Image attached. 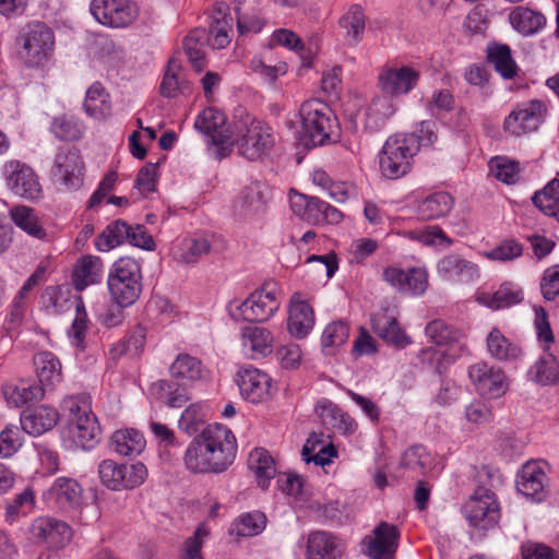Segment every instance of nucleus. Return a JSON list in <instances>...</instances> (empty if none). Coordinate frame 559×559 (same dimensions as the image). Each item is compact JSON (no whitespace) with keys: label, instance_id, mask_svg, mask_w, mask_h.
Returning a JSON list of instances; mask_svg holds the SVG:
<instances>
[{"label":"nucleus","instance_id":"f257e3e1","mask_svg":"<svg viewBox=\"0 0 559 559\" xmlns=\"http://www.w3.org/2000/svg\"><path fill=\"white\" fill-rule=\"evenodd\" d=\"M237 442L231 430L221 424L209 425L189 444L185 464L193 473H222L234 462Z\"/></svg>","mask_w":559,"mask_h":559},{"label":"nucleus","instance_id":"f03ea898","mask_svg":"<svg viewBox=\"0 0 559 559\" xmlns=\"http://www.w3.org/2000/svg\"><path fill=\"white\" fill-rule=\"evenodd\" d=\"M397 133L391 135L384 143L379 157L380 170L388 179H399L411 169V160L421 145L432 144L436 134L429 129L428 123H421L420 133Z\"/></svg>","mask_w":559,"mask_h":559},{"label":"nucleus","instance_id":"7ed1b4c3","mask_svg":"<svg viewBox=\"0 0 559 559\" xmlns=\"http://www.w3.org/2000/svg\"><path fill=\"white\" fill-rule=\"evenodd\" d=\"M281 301L282 292L278 284L269 281L252 292L246 300L229 302L228 311L236 321L265 322L278 311Z\"/></svg>","mask_w":559,"mask_h":559},{"label":"nucleus","instance_id":"20e7f679","mask_svg":"<svg viewBox=\"0 0 559 559\" xmlns=\"http://www.w3.org/2000/svg\"><path fill=\"white\" fill-rule=\"evenodd\" d=\"M233 135L238 152L250 160L267 155L275 144L272 129L248 114L234 122Z\"/></svg>","mask_w":559,"mask_h":559},{"label":"nucleus","instance_id":"39448f33","mask_svg":"<svg viewBox=\"0 0 559 559\" xmlns=\"http://www.w3.org/2000/svg\"><path fill=\"white\" fill-rule=\"evenodd\" d=\"M299 112L307 144L317 146L338 140V123L326 104L311 99L301 105Z\"/></svg>","mask_w":559,"mask_h":559},{"label":"nucleus","instance_id":"423d86ee","mask_svg":"<svg viewBox=\"0 0 559 559\" xmlns=\"http://www.w3.org/2000/svg\"><path fill=\"white\" fill-rule=\"evenodd\" d=\"M62 405L69 413L68 437L76 448L92 449L98 441L100 428L92 414L88 401L83 396H70Z\"/></svg>","mask_w":559,"mask_h":559},{"label":"nucleus","instance_id":"0eeeda50","mask_svg":"<svg viewBox=\"0 0 559 559\" xmlns=\"http://www.w3.org/2000/svg\"><path fill=\"white\" fill-rule=\"evenodd\" d=\"M142 274L139 262L130 257L119 258L108 274V289L120 307L133 305L142 292Z\"/></svg>","mask_w":559,"mask_h":559},{"label":"nucleus","instance_id":"6e6552de","mask_svg":"<svg viewBox=\"0 0 559 559\" xmlns=\"http://www.w3.org/2000/svg\"><path fill=\"white\" fill-rule=\"evenodd\" d=\"M425 333L427 337L439 347L452 346L454 350L452 354L441 348H425L420 352V359L423 361L429 360L430 364L435 366L436 371L441 373L444 368L443 361H453L459 355V352L464 348V345L461 343L463 333L441 320L430 322L426 326Z\"/></svg>","mask_w":559,"mask_h":559},{"label":"nucleus","instance_id":"1a4fd4ad","mask_svg":"<svg viewBox=\"0 0 559 559\" xmlns=\"http://www.w3.org/2000/svg\"><path fill=\"white\" fill-rule=\"evenodd\" d=\"M462 513L469 526L478 531L495 527L500 519L496 496L487 488H478L462 507Z\"/></svg>","mask_w":559,"mask_h":559},{"label":"nucleus","instance_id":"9d476101","mask_svg":"<svg viewBox=\"0 0 559 559\" xmlns=\"http://www.w3.org/2000/svg\"><path fill=\"white\" fill-rule=\"evenodd\" d=\"M98 476L106 488L120 491L142 485L147 477V469L140 462L128 465L114 460H104L98 465Z\"/></svg>","mask_w":559,"mask_h":559},{"label":"nucleus","instance_id":"9b49d317","mask_svg":"<svg viewBox=\"0 0 559 559\" xmlns=\"http://www.w3.org/2000/svg\"><path fill=\"white\" fill-rule=\"evenodd\" d=\"M90 12L103 26L127 28L138 20L140 9L131 0H92Z\"/></svg>","mask_w":559,"mask_h":559},{"label":"nucleus","instance_id":"f8f14e48","mask_svg":"<svg viewBox=\"0 0 559 559\" xmlns=\"http://www.w3.org/2000/svg\"><path fill=\"white\" fill-rule=\"evenodd\" d=\"M3 177L8 189L28 201L43 198V187L34 169L20 160H8L3 166Z\"/></svg>","mask_w":559,"mask_h":559},{"label":"nucleus","instance_id":"ddd939ff","mask_svg":"<svg viewBox=\"0 0 559 559\" xmlns=\"http://www.w3.org/2000/svg\"><path fill=\"white\" fill-rule=\"evenodd\" d=\"M21 40L20 55L28 67H38L48 60L53 47V34L45 24H28Z\"/></svg>","mask_w":559,"mask_h":559},{"label":"nucleus","instance_id":"4468645a","mask_svg":"<svg viewBox=\"0 0 559 559\" xmlns=\"http://www.w3.org/2000/svg\"><path fill=\"white\" fill-rule=\"evenodd\" d=\"M289 204L295 215L311 224H337L343 217L342 213L329 203L296 191L289 193Z\"/></svg>","mask_w":559,"mask_h":559},{"label":"nucleus","instance_id":"2eb2a0df","mask_svg":"<svg viewBox=\"0 0 559 559\" xmlns=\"http://www.w3.org/2000/svg\"><path fill=\"white\" fill-rule=\"evenodd\" d=\"M225 123V115L213 107L205 108L194 122L195 129L211 136L213 145L217 147L218 158L227 156L234 145L233 130L226 129Z\"/></svg>","mask_w":559,"mask_h":559},{"label":"nucleus","instance_id":"dca6fc26","mask_svg":"<svg viewBox=\"0 0 559 559\" xmlns=\"http://www.w3.org/2000/svg\"><path fill=\"white\" fill-rule=\"evenodd\" d=\"M547 106L538 99L519 104L504 119V130L513 135L536 131L544 122Z\"/></svg>","mask_w":559,"mask_h":559},{"label":"nucleus","instance_id":"f3484780","mask_svg":"<svg viewBox=\"0 0 559 559\" xmlns=\"http://www.w3.org/2000/svg\"><path fill=\"white\" fill-rule=\"evenodd\" d=\"M51 178L67 190H76L83 185L84 163L78 150L61 148L56 154Z\"/></svg>","mask_w":559,"mask_h":559},{"label":"nucleus","instance_id":"a211bd4d","mask_svg":"<svg viewBox=\"0 0 559 559\" xmlns=\"http://www.w3.org/2000/svg\"><path fill=\"white\" fill-rule=\"evenodd\" d=\"M31 538L49 549H59L70 543L72 528L63 521L50 518H36L29 526Z\"/></svg>","mask_w":559,"mask_h":559},{"label":"nucleus","instance_id":"6ab92c4d","mask_svg":"<svg viewBox=\"0 0 559 559\" xmlns=\"http://www.w3.org/2000/svg\"><path fill=\"white\" fill-rule=\"evenodd\" d=\"M399 537L395 525L381 522L362 539V552L370 559H390L397 549Z\"/></svg>","mask_w":559,"mask_h":559},{"label":"nucleus","instance_id":"aec40b11","mask_svg":"<svg viewBox=\"0 0 559 559\" xmlns=\"http://www.w3.org/2000/svg\"><path fill=\"white\" fill-rule=\"evenodd\" d=\"M47 504L61 510L73 511L83 503V488L78 480L70 477H58L44 492Z\"/></svg>","mask_w":559,"mask_h":559},{"label":"nucleus","instance_id":"412c9836","mask_svg":"<svg viewBox=\"0 0 559 559\" xmlns=\"http://www.w3.org/2000/svg\"><path fill=\"white\" fill-rule=\"evenodd\" d=\"M468 377L483 396L497 399L508 390L504 372L487 362L480 361L471 366Z\"/></svg>","mask_w":559,"mask_h":559},{"label":"nucleus","instance_id":"4be33fe9","mask_svg":"<svg viewBox=\"0 0 559 559\" xmlns=\"http://www.w3.org/2000/svg\"><path fill=\"white\" fill-rule=\"evenodd\" d=\"M544 463L539 461L526 462L516 475V488L526 498L542 501L546 497L548 477Z\"/></svg>","mask_w":559,"mask_h":559},{"label":"nucleus","instance_id":"5701e85b","mask_svg":"<svg viewBox=\"0 0 559 559\" xmlns=\"http://www.w3.org/2000/svg\"><path fill=\"white\" fill-rule=\"evenodd\" d=\"M419 72L411 67L383 68L379 73L381 90L392 98L408 94L418 83Z\"/></svg>","mask_w":559,"mask_h":559},{"label":"nucleus","instance_id":"b1692460","mask_svg":"<svg viewBox=\"0 0 559 559\" xmlns=\"http://www.w3.org/2000/svg\"><path fill=\"white\" fill-rule=\"evenodd\" d=\"M437 274L445 281L468 284L479 276L478 266L457 254H448L437 263Z\"/></svg>","mask_w":559,"mask_h":559},{"label":"nucleus","instance_id":"393cba45","mask_svg":"<svg viewBox=\"0 0 559 559\" xmlns=\"http://www.w3.org/2000/svg\"><path fill=\"white\" fill-rule=\"evenodd\" d=\"M344 543L326 531H314L307 538V559H341Z\"/></svg>","mask_w":559,"mask_h":559},{"label":"nucleus","instance_id":"a878e982","mask_svg":"<svg viewBox=\"0 0 559 559\" xmlns=\"http://www.w3.org/2000/svg\"><path fill=\"white\" fill-rule=\"evenodd\" d=\"M237 383L240 394L252 403H259L270 395L271 378L255 368L238 372Z\"/></svg>","mask_w":559,"mask_h":559},{"label":"nucleus","instance_id":"bb28decb","mask_svg":"<svg viewBox=\"0 0 559 559\" xmlns=\"http://www.w3.org/2000/svg\"><path fill=\"white\" fill-rule=\"evenodd\" d=\"M314 326L312 307L294 294L288 309L287 330L296 338L306 337Z\"/></svg>","mask_w":559,"mask_h":559},{"label":"nucleus","instance_id":"cd10ccee","mask_svg":"<svg viewBox=\"0 0 559 559\" xmlns=\"http://www.w3.org/2000/svg\"><path fill=\"white\" fill-rule=\"evenodd\" d=\"M2 394L8 405L22 407L27 403L40 400L45 394V389L35 380L19 379L7 382L2 386Z\"/></svg>","mask_w":559,"mask_h":559},{"label":"nucleus","instance_id":"c85d7f7f","mask_svg":"<svg viewBox=\"0 0 559 559\" xmlns=\"http://www.w3.org/2000/svg\"><path fill=\"white\" fill-rule=\"evenodd\" d=\"M241 345L245 354L251 358L266 357L273 352L274 337L265 328L249 325L241 330Z\"/></svg>","mask_w":559,"mask_h":559},{"label":"nucleus","instance_id":"c756f323","mask_svg":"<svg viewBox=\"0 0 559 559\" xmlns=\"http://www.w3.org/2000/svg\"><path fill=\"white\" fill-rule=\"evenodd\" d=\"M59 419L58 412L47 405L26 411L21 416L22 429L32 436H39L52 429Z\"/></svg>","mask_w":559,"mask_h":559},{"label":"nucleus","instance_id":"7c9ffc66","mask_svg":"<svg viewBox=\"0 0 559 559\" xmlns=\"http://www.w3.org/2000/svg\"><path fill=\"white\" fill-rule=\"evenodd\" d=\"M146 440L143 433L134 428L116 430L109 441L111 451L120 456H136L145 449Z\"/></svg>","mask_w":559,"mask_h":559},{"label":"nucleus","instance_id":"2f4dec72","mask_svg":"<svg viewBox=\"0 0 559 559\" xmlns=\"http://www.w3.org/2000/svg\"><path fill=\"white\" fill-rule=\"evenodd\" d=\"M34 366L39 385L51 390L62 381L61 362L51 352H40L34 356Z\"/></svg>","mask_w":559,"mask_h":559},{"label":"nucleus","instance_id":"473e14b6","mask_svg":"<svg viewBox=\"0 0 559 559\" xmlns=\"http://www.w3.org/2000/svg\"><path fill=\"white\" fill-rule=\"evenodd\" d=\"M316 412L321 424L328 429L337 430L344 435L356 430L357 424L355 420L328 400L318 402Z\"/></svg>","mask_w":559,"mask_h":559},{"label":"nucleus","instance_id":"72a5a7b5","mask_svg":"<svg viewBox=\"0 0 559 559\" xmlns=\"http://www.w3.org/2000/svg\"><path fill=\"white\" fill-rule=\"evenodd\" d=\"M171 377L181 385H191L206 376L202 362L188 354H180L170 366Z\"/></svg>","mask_w":559,"mask_h":559},{"label":"nucleus","instance_id":"f704fd0d","mask_svg":"<svg viewBox=\"0 0 559 559\" xmlns=\"http://www.w3.org/2000/svg\"><path fill=\"white\" fill-rule=\"evenodd\" d=\"M103 275V262L98 257L85 255L78 260L72 272V284L76 290L96 284Z\"/></svg>","mask_w":559,"mask_h":559},{"label":"nucleus","instance_id":"c9c22d12","mask_svg":"<svg viewBox=\"0 0 559 559\" xmlns=\"http://www.w3.org/2000/svg\"><path fill=\"white\" fill-rule=\"evenodd\" d=\"M395 109L390 96L374 97L365 110V128L371 132L379 131L394 115Z\"/></svg>","mask_w":559,"mask_h":559},{"label":"nucleus","instance_id":"e433bc0d","mask_svg":"<svg viewBox=\"0 0 559 559\" xmlns=\"http://www.w3.org/2000/svg\"><path fill=\"white\" fill-rule=\"evenodd\" d=\"M374 332L396 348H404L412 340L399 325L396 318L389 313L378 314L373 320Z\"/></svg>","mask_w":559,"mask_h":559},{"label":"nucleus","instance_id":"4c0bfd02","mask_svg":"<svg viewBox=\"0 0 559 559\" xmlns=\"http://www.w3.org/2000/svg\"><path fill=\"white\" fill-rule=\"evenodd\" d=\"M83 108L96 120L106 119L111 115L110 96L100 82H94L87 88Z\"/></svg>","mask_w":559,"mask_h":559},{"label":"nucleus","instance_id":"58836bf2","mask_svg":"<svg viewBox=\"0 0 559 559\" xmlns=\"http://www.w3.org/2000/svg\"><path fill=\"white\" fill-rule=\"evenodd\" d=\"M512 27L524 36L534 35L546 25L545 15L527 7H516L509 14Z\"/></svg>","mask_w":559,"mask_h":559},{"label":"nucleus","instance_id":"ea45409f","mask_svg":"<svg viewBox=\"0 0 559 559\" xmlns=\"http://www.w3.org/2000/svg\"><path fill=\"white\" fill-rule=\"evenodd\" d=\"M486 347L489 355L500 361L515 360L522 354L520 346L509 340L498 328H492L488 333Z\"/></svg>","mask_w":559,"mask_h":559},{"label":"nucleus","instance_id":"a19ab883","mask_svg":"<svg viewBox=\"0 0 559 559\" xmlns=\"http://www.w3.org/2000/svg\"><path fill=\"white\" fill-rule=\"evenodd\" d=\"M9 213L13 223L28 236L38 240L47 239V231L34 209L26 205H17L13 206Z\"/></svg>","mask_w":559,"mask_h":559},{"label":"nucleus","instance_id":"79ce46f5","mask_svg":"<svg viewBox=\"0 0 559 559\" xmlns=\"http://www.w3.org/2000/svg\"><path fill=\"white\" fill-rule=\"evenodd\" d=\"M477 299L491 309H502L520 304L523 290L513 283H503L493 294L483 293Z\"/></svg>","mask_w":559,"mask_h":559},{"label":"nucleus","instance_id":"37998d69","mask_svg":"<svg viewBox=\"0 0 559 559\" xmlns=\"http://www.w3.org/2000/svg\"><path fill=\"white\" fill-rule=\"evenodd\" d=\"M189 92L190 85L183 76L179 61L170 59L160 83V94L164 97L174 98L179 94H186Z\"/></svg>","mask_w":559,"mask_h":559},{"label":"nucleus","instance_id":"c03bdc74","mask_svg":"<svg viewBox=\"0 0 559 559\" xmlns=\"http://www.w3.org/2000/svg\"><path fill=\"white\" fill-rule=\"evenodd\" d=\"M532 381L540 385L555 384L559 381V361L550 352H545L528 370Z\"/></svg>","mask_w":559,"mask_h":559},{"label":"nucleus","instance_id":"a18cd8bd","mask_svg":"<svg viewBox=\"0 0 559 559\" xmlns=\"http://www.w3.org/2000/svg\"><path fill=\"white\" fill-rule=\"evenodd\" d=\"M453 198L443 191L432 193L420 201L417 213L423 219H438L445 216L453 207Z\"/></svg>","mask_w":559,"mask_h":559},{"label":"nucleus","instance_id":"49530a36","mask_svg":"<svg viewBox=\"0 0 559 559\" xmlns=\"http://www.w3.org/2000/svg\"><path fill=\"white\" fill-rule=\"evenodd\" d=\"M248 466L257 476L258 484L265 489L275 476L276 469L273 457L264 449H254L248 457Z\"/></svg>","mask_w":559,"mask_h":559},{"label":"nucleus","instance_id":"de8ad7c7","mask_svg":"<svg viewBox=\"0 0 559 559\" xmlns=\"http://www.w3.org/2000/svg\"><path fill=\"white\" fill-rule=\"evenodd\" d=\"M266 516L260 511L240 514L229 526V534L237 537H252L263 532Z\"/></svg>","mask_w":559,"mask_h":559},{"label":"nucleus","instance_id":"09e8293b","mask_svg":"<svg viewBox=\"0 0 559 559\" xmlns=\"http://www.w3.org/2000/svg\"><path fill=\"white\" fill-rule=\"evenodd\" d=\"M340 26L345 31V40L348 45H357L361 41L366 27L362 9L359 5L350 7L340 20Z\"/></svg>","mask_w":559,"mask_h":559},{"label":"nucleus","instance_id":"8fccbe9b","mask_svg":"<svg viewBox=\"0 0 559 559\" xmlns=\"http://www.w3.org/2000/svg\"><path fill=\"white\" fill-rule=\"evenodd\" d=\"M128 235L129 225L124 221L117 219L108 224L103 233L97 236L95 247L100 252H108L128 240Z\"/></svg>","mask_w":559,"mask_h":559},{"label":"nucleus","instance_id":"3c124183","mask_svg":"<svg viewBox=\"0 0 559 559\" xmlns=\"http://www.w3.org/2000/svg\"><path fill=\"white\" fill-rule=\"evenodd\" d=\"M145 338V329L136 326L124 338L112 344L109 350L110 356L114 359H119L122 356L136 357L143 352Z\"/></svg>","mask_w":559,"mask_h":559},{"label":"nucleus","instance_id":"603ef678","mask_svg":"<svg viewBox=\"0 0 559 559\" xmlns=\"http://www.w3.org/2000/svg\"><path fill=\"white\" fill-rule=\"evenodd\" d=\"M532 201L540 212L559 222V179H552L543 190L535 192Z\"/></svg>","mask_w":559,"mask_h":559},{"label":"nucleus","instance_id":"864d4df0","mask_svg":"<svg viewBox=\"0 0 559 559\" xmlns=\"http://www.w3.org/2000/svg\"><path fill=\"white\" fill-rule=\"evenodd\" d=\"M400 464L405 469L425 475L431 471L433 457L423 445H414L405 450Z\"/></svg>","mask_w":559,"mask_h":559},{"label":"nucleus","instance_id":"5fc2aeb1","mask_svg":"<svg viewBox=\"0 0 559 559\" xmlns=\"http://www.w3.org/2000/svg\"><path fill=\"white\" fill-rule=\"evenodd\" d=\"M205 33L203 31L191 32L183 41L185 52L197 72H201L205 66L204 62V45Z\"/></svg>","mask_w":559,"mask_h":559},{"label":"nucleus","instance_id":"6e6d98bb","mask_svg":"<svg viewBox=\"0 0 559 559\" xmlns=\"http://www.w3.org/2000/svg\"><path fill=\"white\" fill-rule=\"evenodd\" d=\"M186 386L178 382L176 385L166 380H159L153 384L158 397L164 400L169 407H182L190 400Z\"/></svg>","mask_w":559,"mask_h":559},{"label":"nucleus","instance_id":"4d7b16f0","mask_svg":"<svg viewBox=\"0 0 559 559\" xmlns=\"http://www.w3.org/2000/svg\"><path fill=\"white\" fill-rule=\"evenodd\" d=\"M488 60L502 78L512 79L515 75L516 66L507 45H496L489 48Z\"/></svg>","mask_w":559,"mask_h":559},{"label":"nucleus","instance_id":"13d9d810","mask_svg":"<svg viewBox=\"0 0 559 559\" xmlns=\"http://www.w3.org/2000/svg\"><path fill=\"white\" fill-rule=\"evenodd\" d=\"M211 249V243L205 236H195L185 239L180 247V261L192 264L195 263L201 257L207 254Z\"/></svg>","mask_w":559,"mask_h":559},{"label":"nucleus","instance_id":"bf43d9fd","mask_svg":"<svg viewBox=\"0 0 559 559\" xmlns=\"http://www.w3.org/2000/svg\"><path fill=\"white\" fill-rule=\"evenodd\" d=\"M34 506L35 493L33 489L27 487L21 493L16 495L15 498L7 506L5 521L13 523L19 516L26 515L32 511Z\"/></svg>","mask_w":559,"mask_h":559},{"label":"nucleus","instance_id":"052dcab7","mask_svg":"<svg viewBox=\"0 0 559 559\" xmlns=\"http://www.w3.org/2000/svg\"><path fill=\"white\" fill-rule=\"evenodd\" d=\"M411 238L425 246L449 248L453 240L439 226H427L409 233Z\"/></svg>","mask_w":559,"mask_h":559},{"label":"nucleus","instance_id":"680f3d73","mask_svg":"<svg viewBox=\"0 0 559 559\" xmlns=\"http://www.w3.org/2000/svg\"><path fill=\"white\" fill-rule=\"evenodd\" d=\"M51 132L62 141H75L82 136L80 123L72 117L61 116L53 119Z\"/></svg>","mask_w":559,"mask_h":559},{"label":"nucleus","instance_id":"e2e57ef3","mask_svg":"<svg viewBox=\"0 0 559 559\" xmlns=\"http://www.w3.org/2000/svg\"><path fill=\"white\" fill-rule=\"evenodd\" d=\"M349 336V328L343 321H333L329 323L321 336L323 348L338 347L344 345Z\"/></svg>","mask_w":559,"mask_h":559},{"label":"nucleus","instance_id":"0e129e2a","mask_svg":"<svg viewBox=\"0 0 559 559\" xmlns=\"http://www.w3.org/2000/svg\"><path fill=\"white\" fill-rule=\"evenodd\" d=\"M490 173L498 180L511 185L518 180V164L504 157H493L489 162Z\"/></svg>","mask_w":559,"mask_h":559},{"label":"nucleus","instance_id":"69168bd1","mask_svg":"<svg viewBox=\"0 0 559 559\" xmlns=\"http://www.w3.org/2000/svg\"><path fill=\"white\" fill-rule=\"evenodd\" d=\"M523 254V246L514 239L501 241L497 247L486 252L485 255L492 261L510 262Z\"/></svg>","mask_w":559,"mask_h":559},{"label":"nucleus","instance_id":"338daca9","mask_svg":"<svg viewBox=\"0 0 559 559\" xmlns=\"http://www.w3.org/2000/svg\"><path fill=\"white\" fill-rule=\"evenodd\" d=\"M267 198L269 190L260 182L250 185L243 193L245 205L247 206L248 212L252 213L262 211Z\"/></svg>","mask_w":559,"mask_h":559},{"label":"nucleus","instance_id":"774afa93","mask_svg":"<svg viewBox=\"0 0 559 559\" xmlns=\"http://www.w3.org/2000/svg\"><path fill=\"white\" fill-rule=\"evenodd\" d=\"M207 536L209 530L203 524L199 525L194 534L185 542L181 559H202L201 549Z\"/></svg>","mask_w":559,"mask_h":559}]
</instances>
